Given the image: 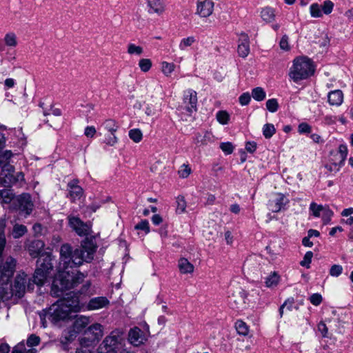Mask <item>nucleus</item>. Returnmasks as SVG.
<instances>
[{
	"instance_id": "nucleus-11",
	"label": "nucleus",
	"mask_w": 353,
	"mask_h": 353,
	"mask_svg": "<svg viewBox=\"0 0 353 353\" xmlns=\"http://www.w3.org/2000/svg\"><path fill=\"white\" fill-rule=\"evenodd\" d=\"M14 170L10 164L6 163L1 170L0 181L5 187H9L14 184Z\"/></svg>"
},
{
	"instance_id": "nucleus-39",
	"label": "nucleus",
	"mask_w": 353,
	"mask_h": 353,
	"mask_svg": "<svg viewBox=\"0 0 353 353\" xmlns=\"http://www.w3.org/2000/svg\"><path fill=\"white\" fill-rule=\"evenodd\" d=\"M310 12L312 17L319 18L323 16L321 7L318 3H312L310 7Z\"/></svg>"
},
{
	"instance_id": "nucleus-19",
	"label": "nucleus",
	"mask_w": 353,
	"mask_h": 353,
	"mask_svg": "<svg viewBox=\"0 0 353 353\" xmlns=\"http://www.w3.org/2000/svg\"><path fill=\"white\" fill-rule=\"evenodd\" d=\"M327 101L330 105H341L343 101V92L341 90L330 92L327 94Z\"/></svg>"
},
{
	"instance_id": "nucleus-28",
	"label": "nucleus",
	"mask_w": 353,
	"mask_h": 353,
	"mask_svg": "<svg viewBox=\"0 0 353 353\" xmlns=\"http://www.w3.org/2000/svg\"><path fill=\"white\" fill-rule=\"evenodd\" d=\"M0 196L3 200V202L5 203H10L12 201L14 203V199H16L12 190L8 189L0 190Z\"/></svg>"
},
{
	"instance_id": "nucleus-15",
	"label": "nucleus",
	"mask_w": 353,
	"mask_h": 353,
	"mask_svg": "<svg viewBox=\"0 0 353 353\" xmlns=\"http://www.w3.org/2000/svg\"><path fill=\"white\" fill-rule=\"evenodd\" d=\"M286 203L285 196L282 194L276 193L274 195L273 198L269 200L268 203V209L272 212H278L281 210Z\"/></svg>"
},
{
	"instance_id": "nucleus-63",
	"label": "nucleus",
	"mask_w": 353,
	"mask_h": 353,
	"mask_svg": "<svg viewBox=\"0 0 353 353\" xmlns=\"http://www.w3.org/2000/svg\"><path fill=\"white\" fill-rule=\"evenodd\" d=\"M26 347L23 343H19L15 346L12 353H24Z\"/></svg>"
},
{
	"instance_id": "nucleus-41",
	"label": "nucleus",
	"mask_w": 353,
	"mask_h": 353,
	"mask_svg": "<svg viewBox=\"0 0 353 353\" xmlns=\"http://www.w3.org/2000/svg\"><path fill=\"white\" fill-rule=\"evenodd\" d=\"M143 52V49L139 46L134 43H129L128 46V53L130 54L141 55Z\"/></svg>"
},
{
	"instance_id": "nucleus-23",
	"label": "nucleus",
	"mask_w": 353,
	"mask_h": 353,
	"mask_svg": "<svg viewBox=\"0 0 353 353\" xmlns=\"http://www.w3.org/2000/svg\"><path fill=\"white\" fill-rule=\"evenodd\" d=\"M101 127L108 133L115 134L119 125L115 120L108 119L101 123Z\"/></svg>"
},
{
	"instance_id": "nucleus-64",
	"label": "nucleus",
	"mask_w": 353,
	"mask_h": 353,
	"mask_svg": "<svg viewBox=\"0 0 353 353\" xmlns=\"http://www.w3.org/2000/svg\"><path fill=\"white\" fill-rule=\"evenodd\" d=\"M14 184L18 182L23 181L24 174L21 172H18L17 173L14 172Z\"/></svg>"
},
{
	"instance_id": "nucleus-12",
	"label": "nucleus",
	"mask_w": 353,
	"mask_h": 353,
	"mask_svg": "<svg viewBox=\"0 0 353 353\" xmlns=\"http://www.w3.org/2000/svg\"><path fill=\"white\" fill-rule=\"evenodd\" d=\"M214 3L212 0H197L196 14L201 17H208L214 11Z\"/></svg>"
},
{
	"instance_id": "nucleus-21",
	"label": "nucleus",
	"mask_w": 353,
	"mask_h": 353,
	"mask_svg": "<svg viewBox=\"0 0 353 353\" xmlns=\"http://www.w3.org/2000/svg\"><path fill=\"white\" fill-rule=\"evenodd\" d=\"M69 194L72 201L79 199L83 194V189L77 184V181H71L68 183Z\"/></svg>"
},
{
	"instance_id": "nucleus-26",
	"label": "nucleus",
	"mask_w": 353,
	"mask_h": 353,
	"mask_svg": "<svg viewBox=\"0 0 353 353\" xmlns=\"http://www.w3.org/2000/svg\"><path fill=\"white\" fill-rule=\"evenodd\" d=\"M178 266L182 274L192 273L194 271L193 265L185 258L179 260Z\"/></svg>"
},
{
	"instance_id": "nucleus-25",
	"label": "nucleus",
	"mask_w": 353,
	"mask_h": 353,
	"mask_svg": "<svg viewBox=\"0 0 353 353\" xmlns=\"http://www.w3.org/2000/svg\"><path fill=\"white\" fill-rule=\"evenodd\" d=\"M150 12L161 14L164 10V4L162 0H148Z\"/></svg>"
},
{
	"instance_id": "nucleus-17",
	"label": "nucleus",
	"mask_w": 353,
	"mask_h": 353,
	"mask_svg": "<svg viewBox=\"0 0 353 353\" xmlns=\"http://www.w3.org/2000/svg\"><path fill=\"white\" fill-rule=\"evenodd\" d=\"M110 304L109 300L105 296H97L91 299L86 305L88 310H97L107 307Z\"/></svg>"
},
{
	"instance_id": "nucleus-34",
	"label": "nucleus",
	"mask_w": 353,
	"mask_h": 353,
	"mask_svg": "<svg viewBox=\"0 0 353 353\" xmlns=\"http://www.w3.org/2000/svg\"><path fill=\"white\" fill-rule=\"evenodd\" d=\"M4 42L8 47H15L17 45V36L13 32H8L5 35Z\"/></svg>"
},
{
	"instance_id": "nucleus-10",
	"label": "nucleus",
	"mask_w": 353,
	"mask_h": 353,
	"mask_svg": "<svg viewBox=\"0 0 353 353\" xmlns=\"http://www.w3.org/2000/svg\"><path fill=\"white\" fill-rule=\"evenodd\" d=\"M70 226L79 236H85L89 234L90 227L88 224L83 222L79 217L68 216V217Z\"/></svg>"
},
{
	"instance_id": "nucleus-18",
	"label": "nucleus",
	"mask_w": 353,
	"mask_h": 353,
	"mask_svg": "<svg viewBox=\"0 0 353 353\" xmlns=\"http://www.w3.org/2000/svg\"><path fill=\"white\" fill-rule=\"evenodd\" d=\"M238 46V53L241 57H246L250 53V39L247 34L242 32L240 34Z\"/></svg>"
},
{
	"instance_id": "nucleus-62",
	"label": "nucleus",
	"mask_w": 353,
	"mask_h": 353,
	"mask_svg": "<svg viewBox=\"0 0 353 353\" xmlns=\"http://www.w3.org/2000/svg\"><path fill=\"white\" fill-rule=\"evenodd\" d=\"M245 149L248 152L253 153L256 149V143L254 141L248 142L245 145Z\"/></svg>"
},
{
	"instance_id": "nucleus-29",
	"label": "nucleus",
	"mask_w": 353,
	"mask_h": 353,
	"mask_svg": "<svg viewBox=\"0 0 353 353\" xmlns=\"http://www.w3.org/2000/svg\"><path fill=\"white\" fill-rule=\"evenodd\" d=\"M261 18L267 23H270L274 20V11L271 8H265L261 11Z\"/></svg>"
},
{
	"instance_id": "nucleus-20",
	"label": "nucleus",
	"mask_w": 353,
	"mask_h": 353,
	"mask_svg": "<svg viewBox=\"0 0 353 353\" xmlns=\"http://www.w3.org/2000/svg\"><path fill=\"white\" fill-rule=\"evenodd\" d=\"M43 247L44 243L43 241L40 240H34L28 245V251L32 257L36 258L39 256Z\"/></svg>"
},
{
	"instance_id": "nucleus-24",
	"label": "nucleus",
	"mask_w": 353,
	"mask_h": 353,
	"mask_svg": "<svg viewBox=\"0 0 353 353\" xmlns=\"http://www.w3.org/2000/svg\"><path fill=\"white\" fill-rule=\"evenodd\" d=\"M90 318L85 316H78L74 322V331L81 332L89 324Z\"/></svg>"
},
{
	"instance_id": "nucleus-44",
	"label": "nucleus",
	"mask_w": 353,
	"mask_h": 353,
	"mask_svg": "<svg viewBox=\"0 0 353 353\" xmlns=\"http://www.w3.org/2000/svg\"><path fill=\"white\" fill-rule=\"evenodd\" d=\"M343 267L341 265L334 264L332 265L329 270V274L331 276L338 277L343 272Z\"/></svg>"
},
{
	"instance_id": "nucleus-37",
	"label": "nucleus",
	"mask_w": 353,
	"mask_h": 353,
	"mask_svg": "<svg viewBox=\"0 0 353 353\" xmlns=\"http://www.w3.org/2000/svg\"><path fill=\"white\" fill-rule=\"evenodd\" d=\"M130 138L135 143H139L143 138L141 131L138 128L132 129L129 131Z\"/></svg>"
},
{
	"instance_id": "nucleus-42",
	"label": "nucleus",
	"mask_w": 353,
	"mask_h": 353,
	"mask_svg": "<svg viewBox=\"0 0 353 353\" xmlns=\"http://www.w3.org/2000/svg\"><path fill=\"white\" fill-rule=\"evenodd\" d=\"M139 66L143 72L149 71L152 67V61L149 59H141L139 62Z\"/></svg>"
},
{
	"instance_id": "nucleus-22",
	"label": "nucleus",
	"mask_w": 353,
	"mask_h": 353,
	"mask_svg": "<svg viewBox=\"0 0 353 353\" xmlns=\"http://www.w3.org/2000/svg\"><path fill=\"white\" fill-rule=\"evenodd\" d=\"M6 225V221L5 219L1 218L0 219V263L3 261L5 262V261H3L1 259L3 252L4 250V248L6 244V239L5 236V228Z\"/></svg>"
},
{
	"instance_id": "nucleus-59",
	"label": "nucleus",
	"mask_w": 353,
	"mask_h": 353,
	"mask_svg": "<svg viewBox=\"0 0 353 353\" xmlns=\"http://www.w3.org/2000/svg\"><path fill=\"white\" fill-rule=\"evenodd\" d=\"M97 133V130L94 126H87L84 130V134L87 137L92 138Z\"/></svg>"
},
{
	"instance_id": "nucleus-52",
	"label": "nucleus",
	"mask_w": 353,
	"mask_h": 353,
	"mask_svg": "<svg viewBox=\"0 0 353 353\" xmlns=\"http://www.w3.org/2000/svg\"><path fill=\"white\" fill-rule=\"evenodd\" d=\"M135 230H143L146 234L150 232L149 222L146 219L142 220L134 226Z\"/></svg>"
},
{
	"instance_id": "nucleus-57",
	"label": "nucleus",
	"mask_w": 353,
	"mask_h": 353,
	"mask_svg": "<svg viewBox=\"0 0 353 353\" xmlns=\"http://www.w3.org/2000/svg\"><path fill=\"white\" fill-rule=\"evenodd\" d=\"M250 99H251L250 94L248 92H245V93L242 94L239 97V103L242 105H246L249 103V102L250 101Z\"/></svg>"
},
{
	"instance_id": "nucleus-4",
	"label": "nucleus",
	"mask_w": 353,
	"mask_h": 353,
	"mask_svg": "<svg viewBox=\"0 0 353 353\" xmlns=\"http://www.w3.org/2000/svg\"><path fill=\"white\" fill-rule=\"evenodd\" d=\"M314 72L312 61L306 57L296 58L289 72L290 78L294 82L306 79Z\"/></svg>"
},
{
	"instance_id": "nucleus-7",
	"label": "nucleus",
	"mask_w": 353,
	"mask_h": 353,
	"mask_svg": "<svg viewBox=\"0 0 353 353\" xmlns=\"http://www.w3.org/2000/svg\"><path fill=\"white\" fill-rule=\"evenodd\" d=\"M33 203L31 196L28 193H23L14 199V208L26 216L31 214L33 210Z\"/></svg>"
},
{
	"instance_id": "nucleus-1",
	"label": "nucleus",
	"mask_w": 353,
	"mask_h": 353,
	"mask_svg": "<svg viewBox=\"0 0 353 353\" xmlns=\"http://www.w3.org/2000/svg\"><path fill=\"white\" fill-rule=\"evenodd\" d=\"M97 245L93 239L86 238L79 248L72 250L69 244H63L60 248L59 262L57 273L52 282L51 294L60 296L64 290L75 288L83 282L85 274L79 271L74 272V267L81 265L83 262H91L97 251Z\"/></svg>"
},
{
	"instance_id": "nucleus-16",
	"label": "nucleus",
	"mask_w": 353,
	"mask_h": 353,
	"mask_svg": "<svg viewBox=\"0 0 353 353\" xmlns=\"http://www.w3.org/2000/svg\"><path fill=\"white\" fill-rule=\"evenodd\" d=\"M347 154V148L344 145H341L336 152L331 153L330 161H333L341 168L343 165Z\"/></svg>"
},
{
	"instance_id": "nucleus-50",
	"label": "nucleus",
	"mask_w": 353,
	"mask_h": 353,
	"mask_svg": "<svg viewBox=\"0 0 353 353\" xmlns=\"http://www.w3.org/2000/svg\"><path fill=\"white\" fill-rule=\"evenodd\" d=\"M190 173L191 168L186 164H183L178 171L179 176L183 179L187 178Z\"/></svg>"
},
{
	"instance_id": "nucleus-54",
	"label": "nucleus",
	"mask_w": 353,
	"mask_h": 353,
	"mask_svg": "<svg viewBox=\"0 0 353 353\" xmlns=\"http://www.w3.org/2000/svg\"><path fill=\"white\" fill-rule=\"evenodd\" d=\"M309 299L310 303L315 306L319 305L323 301L322 296L319 293L312 294Z\"/></svg>"
},
{
	"instance_id": "nucleus-56",
	"label": "nucleus",
	"mask_w": 353,
	"mask_h": 353,
	"mask_svg": "<svg viewBox=\"0 0 353 353\" xmlns=\"http://www.w3.org/2000/svg\"><path fill=\"white\" fill-rule=\"evenodd\" d=\"M298 131L301 134L310 133L311 132V127L306 123H301L298 126Z\"/></svg>"
},
{
	"instance_id": "nucleus-53",
	"label": "nucleus",
	"mask_w": 353,
	"mask_h": 353,
	"mask_svg": "<svg viewBox=\"0 0 353 353\" xmlns=\"http://www.w3.org/2000/svg\"><path fill=\"white\" fill-rule=\"evenodd\" d=\"M220 148L225 154H230L233 152L234 146L230 142H224L220 144Z\"/></svg>"
},
{
	"instance_id": "nucleus-2",
	"label": "nucleus",
	"mask_w": 353,
	"mask_h": 353,
	"mask_svg": "<svg viewBox=\"0 0 353 353\" xmlns=\"http://www.w3.org/2000/svg\"><path fill=\"white\" fill-rule=\"evenodd\" d=\"M15 265L16 261L11 256L7 257L5 262L2 261L0 263V285L3 286L8 284L14 272ZM10 287L9 291H6V288L2 287L3 296L6 299H9L13 296L21 298L23 296L26 290H33L31 279L24 272L18 274Z\"/></svg>"
},
{
	"instance_id": "nucleus-8",
	"label": "nucleus",
	"mask_w": 353,
	"mask_h": 353,
	"mask_svg": "<svg viewBox=\"0 0 353 353\" xmlns=\"http://www.w3.org/2000/svg\"><path fill=\"white\" fill-rule=\"evenodd\" d=\"M183 107L188 116L197 111V93L192 89H188L183 92Z\"/></svg>"
},
{
	"instance_id": "nucleus-9",
	"label": "nucleus",
	"mask_w": 353,
	"mask_h": 353,
	"mask_svg": "<svg viewBox=\"0 0 353 353\" xmlns=\"http://www.w3.org/2000/svg\"><path fill=\"white\" fill-rule=\"evenodd\" d=\"M229 304L233 309H243L245 307L246 304V293L245 292L239 288L229 296Z\"/></svg>"
},
{
	"instance_id": "nucleus-58",
	"label": "nucleus",
	"mask_w": 353,
	"mask_h": 353,
	"mask_svg": "<svg viewBox=\"0 0 353 353\" xmlns=\"http://www.w3.org/2000/svg\"><path fill=\"white\" fill-rule=\"evenodd\" d=\"M325 167L330 172L334 173L339 172L341 169V167L337 165L336 163H334L333 161H330V163L325 165Z\"/></svg>"
},
{
	"instance_id": "nucleus-33",
	"label": "nucleus",
	"mask_w": 353,
	"mask_h": 353,
	"mask_svg": "<svg viewBox=\"0 0 353 353\" xmlns=\"http://www.w3.org/2000/svg\"><path fill=\"white\" fill-rule=\"evenodd\" d=\"M252 96L256 101H261L265 99L266 93L263 88L257 87L252 90Z\"/></svg>"
},
{
	"instance_id": "nucleus-45",
	"label": "nucleus",
	"mask_w": 353,
	"mask_h": 353,
	"mask_svg": "<svg viewBox=\"0 0 353 353\" xmlns=\"http://www.w3.org/2000/svg\"><path fill=\"white\" fill-rule=\"evenodd\" d=\"M294 303V300L293 298H289L288 299L283 305H281L279 308V314L281 317H282L283 314V310L284 308H287L288 310H291L292 309L293 305Z\"/></svg>"
},
{
	"instance_id": "nucleus-60",
	"label": "nucleus",
	"mask_w": 353,
	"mask_h": 353,
	"mask_svg": "<svg viewBox=\"0 0 353 353\" xmlns=\"http://www.w3.org/2000/svg\"><path fill=\"white\" fill-rule=\"evenodd\" d=\"M318 330L321 333L323 337H328V330L326 325L324 323L321 322L319 323Z\"/></svg>"
},
{
	"instance_id": "nucleus-38",
	"label": "nucleus",
	"mask_w": 353,
	"mask_h": 353,
	"mask_svg": "<svg viewBox=\"0 0 353 353\" xmlns=\"http://www.w3.org/2000/svg\"><path fill=\"white\" fill-rule=\"evenodd\" d=\"M174 69L175 65L172 63L163 61L161 63V71L166 77H169Z\"/></svg>"
},
{
	"instance_id": "nucleus-40",
	"label": "nucleus",
	"mask_w": 353,
	"mask_h": 353,
	"mask_svg": "<svg viewBox=\"0 0 353 353\" xmlns=\"http://www.w3.org/2000/svg\"><path fill=\"white\" fill-rule=\"evenodd\" d=\"M119 139L115 134H105L103 143L109 146H114L118 143Z\"/></svg>"
},
{
	"instance_id": "nucleus-13",
	"label": "nucleus",
	"mask_w": 353,
	"mask_h": 353,
	"mask_svg": "<svg viewBox=\"0 0 353 353\" xmlns=\"http://www.w3.org/2000/svg\"><path fill=\"white\" fill-rule=\"evenodd\" d=\"M128 341L133 346L138 347L146 341V338L140 328L134 327L128 332Z\"/></svg>"
},
{
	"instance_id": "nucleus-32",
	"label": "nucleus",
	"mask_w": 353,
	"mask_h": 353,
	"mask_svg": "<svg viewBox=\"0 0 353 353\" xmlns=\"http://www.w3.org/2000/svg\"><path fill=\"white\" fill-rule=\"evenodd\" d=\"M27 231L26 226L21 224H15L13 227L12 234L14 239H19L23 236Z\"/></svg>"
},
{
	"instance_id": "nucleus-49",
	"label": "nucleus",
	"mask_w": 353,
	"mask_h": 353,
	"mask_svg": "<svg viewBox=\"0 0 353 353\" xmlns=\"http://www.w3.org/2000/svg\"><path fill=\"white\" fill-rule=\"evenodd\" d=\"M333 215V212L329 208L328 206H326L325 210L323 211L321 214L322 220L324 224H327Z\"/></svg>"
},
{
	"instance_id": "nucleus-14",
	"label": "nucleus",
	"mask_w": 353,
	"mask_h": 353,
	"mask_svg": "<svg viewBox=\"0 0 353 353\" xmlns=\"http://www.w3.org/2000/svg\"><path fill=\"white\" fill-rule=\"evenodd\" d=\"M84 333L91 341H98L103 335V327L99 323H94L89 326Z\"/></svg>"
},
{
	"instance_id": "nucleus-43",
	"label": "nucleus",
	"mask_w": 353,
	"mask_h": 353,
	"mask_svg": "<svg viewBox=\"0 0 353 353\" xmlns=\"http://www.w3.org/2000/svg\"><path fill=\"white\" fill-rule=\"evenodd\" d=\"M230 115L226 111H219L216 113V119L222 125H225L228 123Z\"/></svg>"
},
{
	"instance_id": "nucleus-47",
	"label": "nucleus",
	"mask_w": 353,
	"mask_h": 353,
	"mask_svg": "<svg viewBox=\"0 0 353 353\" xmlns=\"http://www.w3.org/2000/svg\"><path fill=\"white\" fill-rule=\"evenodd\" d=\"M176 212L179 214H181L185 212L186 208V202L183 196H178L176 198Z\"/></svg>"
},
{
	"instance_id": "nucleus-35",
	"label": "nucleus",
	"mask_w": 353,
	"mask_h": 353,
	"mask_svg": "<svg viewBox=\"0 0 353 353\" xmlns=\"http://www.w3.org/2000/svg\"><path fill=\"white\" fill-rule=\"evenodd\" d=\"M235 327L237 332L241 335L246 336L249 332L248 326L241 320H238L235 323Z\"/></svg>"
},
{
	"instance_id": "nucleus-46",
	"label": "nucleus",
	"mask_w": 353,
	"mask_h": 353,
	"mask_svg": "<svg viewBox=\"0 0 353 353\" xmlns=\"http://www.w3.org/2000/svg\"><path fill=\"white\" fill-rule=\"evenodd\" d=\"M266 108L271 112H275L279 108V103L276 99H270L266 101Z\"/></svg>"
},
{
	"instance_id": "nucleus-36",
	"label": "nucleus",
	"mask_w": 353,
	"mask_h": 353,
	"mask_svg": "<svg viewBox=\"0 0 353 353\" xmlns=\"http://www.w3.org/2000/svg\"><path fill=\"white\" fill-rule=\"evenodd\" d=\"M276 132V129L273 124L266 123L263 127V134L265 139H270Z\"/></svg>"
},
{
	"instance_id": "nucleus-5",
	"label": "nucleus",
	"mask_w": 353,
	"mask_h": 353,
	"mask_svg": "<svg viewBox=\"0 0 353 353\" xmlns=\"http://www.w3.org/2000/svg\"><path fill=\"white\" fill-rule=\"evenodd\" d=\"M125 341L124 333L122 330L119 329L112 330L99 346L98 353H119L123 350Z\"/></svg>"
},
{
	"instance_id": "nucleus-51",
	"label": "nucleus",
	"mask_w": 353,
	"mask_h": 353,
	"mask_svg": "<svg viewBox=\"0 0 353 353\" xmlns=\"http://www.w3.org/2000/svg\"><path fill=\"white\" fill-rule=\"evenodd\" d=\"M313 253L311 251H308L304 255L303 259L300 262V265L307 268H310V264L312 261Z\"/></svg>"
},
{
	"instance_id": "nucleus-55",
	"label": "nucleus",
	"mask_w": 353,
	"mask_h": 353,
	"mask_svg": "<svg viewBox=\"0 0 353 353\" xmlns=\"http://www.w3.org/2000/svg\"><path fill=\"white\" fill-rule=\"evenodd\" d=\"M40 343V338L34 334H32L27 340V345L29 347L38 345Z\"/></svg>"
},
{
	"instance_id": "nucleus-3",
	"label": "nucleus",
	"mask_w": 353,
	"mask_h": 353,
	"mask_svg": "<svg viewBox=\"0 0 353 353\" xmlns=\"http://www.w3.org/2000/svg\"><path fill=\"white\" fill-rule=\"evenodd\" d=\"M66 298L57 301L47 310H43L40 314L42 323L46 327L47 320L53 323L64 321L69 317L71 312L80 310L79 299L77 296L67 294Z\"/></svg>"
},
{
	"instance_id": "nucleus-27",
	"label": "nucleus",
	"mask_w": 353,
	"mask_h": 353,
	"mask_svg": "<svg viewBox=\"0 0 353 353\" xmlns=\"http://www.w3.org/2000/svg\"><path fill=\"white\" fill-rule=\"evenodd\" d=\"M279 280V275L275 272H272L269 276H268L265 278V285L268 288H274L278 285Z\"/></svg>"
},
{
	"instance_id": "nucleus-31",
	"label": "nucleus",
	"mask_w": 353,
	"mask_h": 353,
	"mask_svg": "<svg viewBox=\"0 0 353 353\" xmlns=\"http://www.w3.org/2000/svg\"><path fill=\"white\" fill-rule=\"evenodd\" d=\"M196 42V39L194 36L188 37L181 40L179 48L182 51L188 50V47L192 46Z\"/></svg>"
},
{
	"instance_id": "nucleus-61",
	"label": "nucleus",
	"mask_w": 353,
	"mask_h": 353,
	"mask_svg": "<svg viewBox=\"0 0 353 353\" xmlns=\"http://www.w3.org/2000/svg\"><path fill=\"white\" fill-rule=\"evenodd\" d=\"M288 38L287 36H283L280 41V47L281 49L287 50L289 49Z\"/></svg>"
},
{
	"instance_id": "nucleus-6",
	"label": "nucleus",
	"mask_w": 353,
	"mask_h": 353,
	"mask_svg": "<svg viewBox=\"0 0 353 353\" xmlns=\"http://www.w3.org/2000/svg\"><path fill=\"white\" fill-rule=\"evenodd\" d=\"M52 257L50 254H46L39 256L37 261V268L33 275L31 283L33 285L42 286L46 281L50 272L52 270Z\"/></svg>"
},
{
	"instance_id": "nucleus-30",
	"label": "nucleus",
	"mask_w": 353,
	"mask_h": 353,
	"mask_svg": "<svg viewBox=\"0 0 353 353\" xmlns=\"http://www.w3.org/2000/svg\"><path fill=\"white\" fill-rule=\"evenodd\" d=\"M326 205H318L314 202H312L310 205V212L314 217H320Z\"/></svg>"
},
{
	"instance_id": "nucleus-48",
	"label": "nucleus",
	"mask_w": 353,
	"mask_h": 353,
	"mask_svg": "<svg viewBox=\"0 0 353 353\" xmlns=\"http://www.w3.org/2000/svg\"><path fill=\"white\" fill-rule=\"evenodd\" d=\"M321 7L322 13L329 14L332 12L334 3L330 0H326L323 2Z\"/></svg>"
}]
</instances>
